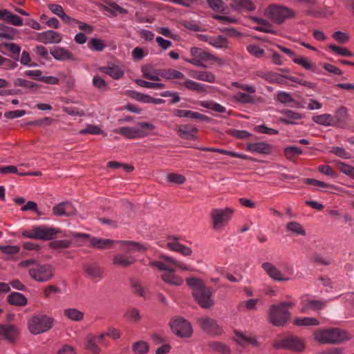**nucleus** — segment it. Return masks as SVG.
<instances>
[{
    "label": "nucleus",
    "instance_id": "41",
    "mask_svg": "<svg viewBox=\"0 0 354 354\" xmlns=\"http://www.w3.org/2000/svg\"><path fill=\"white\" fill-rule=\"evenodd\" d=\"M141 71L142 73V76L144 78L153 80V81H159L160 80L159 76V71H156L152 66H144L141 68Z\"/></svg>",
    "mask_w": 354,
    "mask_h": 354
},
{
    "label": "nucleus",
    "instance_id": "26",
    "mask_svg": "<svg viewBox=\"0 0 354 354\" xmlns=\"http://www.w3.org/2000/svg\"><path fill=\"white\" fill-rule=\"evenodd\" d=\"M198 131V129L192 124L180 125L177 129L178 136L187 140H196V136L195 133Z\"/></svg>",
    "mask_w": 354,
    "mask_h": 354
},
{
    "label": "nucleus",
    "instance_id": "52",
    "mask_svg": "<svg viewBox=\"0 0 354 354\" xmlns=\"http://www.w3.org/2000/svg\"><path fill=\"white\" fill-rule=\"evenodd\" d=\"M132 349L136 354H145L148 353L149 347L144 341H138L133 344Z\"/></svg>",
    "mask_w": 354,
    "mask_h": 354
},
{
    "label": "nucleus",
    "instance_id": "49",
    "mask_svg": "<svg viewBox=\"0 0 354 354\" xmlns=\"http://www.w3.org/2000/svg\"><path fill=\"white\" fill-rule=\"evenodd\" d=\"M303 181H304V183H305L306 185L317 187L322 189H330V188L333 187V185H332L330 184L316 180L315 178H304Z\"/></svg>",
    "mask_w": 354,
    "mask_h": 354
},
{
    "label": "nucleus",
    "instance_id": "34",
    "mask_svg": "<svg viewBox=\"0 0 354 354\" xmlns=\"http://www.w3.org/2000/svg\"><path fill=\"white\" fill-rule=\"evenodd\" d=\"M178 84L185 86L191 91H195L198 93H207V89L204 85L191 80H185L183 82H178Z\"/></svg>",
    "mask_w": 354,
    "mask_h": 354
},
{
    "label": "nucleus",
    "instance_id": "16",
    "mask_svg": "<svg viewBox=\"0 0 354 354\" xmlns=\"http://www.w3.org/2000/svg\"><path fill=\"white\" fill-rule=\"evenodd\" d=\"M261 267L266 274L274 281H286L290 279L289 277H285L280 270L270 262L263 263Z\"/></svg>",
    "mask_w": 354,
    "mask_h": 354
},
{
    "label": "nucleus",
    "instance_id": "32",
    "mask_svg": "<svg viewBox=\"0 0 354 354\" xmlns=\"http://www.w3.org/2000/svg\"><path fill=\"white\" fill-rule=\"evenodd\" d=\"M50 54L55 59L59 61L74 59L73 55L69 50L62 47H57L50 50Z\"/></svg>",
    "mask_w": 354,
    "mask_h": 354
},
{
    "label": "nucleus",
    "instance_id": "38",
    "mask_svg": "<svg viewBox=\"0 0 354 354\" xmlns=\"http://www.w3.org/2000/svg\"><path fill=\"white\" fill-rule=\"evenodd\" d=\"M8 302L14 306H24L27 304V299L20 292H14L8 296Z\"/></svg>",
    "mask_w": 354,
    "mask_h": 354
},
{
    "label": "nucleus",
    "instance_id": "20",
    "mask_svg": "<svg viewBox=\"0 0 354 354\" xmlns=\"http://www.w3.org/2000/svg\"><path fill=\"white\" fill-rule=\"evenodd\" d=\"M172 239L171 241H169L167 243V248L170 250L177 252L180 253L184 256H190L192 254V250L189 247H187L183 244L180 243L178 241V238L174 236L171 238Z\"/></svg>",
    "mask_w": 354,
    "mask_h": 354
},
{
    "label": "nucleus",
    "instance_id": "60",
    "mask_svg": "<svg viewBox=\"0 0 354 354\" xmlns=\"http://www.w3.org/2000/svg\"><path fill=\"white\" fill-rule=\"evenodd\" d=\"M277 100L282 104H287L294 102L295 105L299 107V102H296L292 96L287 92L281 91L277 94Z\"/></svg>",
    "mask_w": 354,
    "mask_h": 354
},
{
    "label": "nucleus",
    "instance_id": "25",
    "mask_svg": "<svg viewBox=\"0 0 354 354\" xmlns=\"http://www.w3.org/2000/svg\"><path fill=\"white\" fill-rule=\"evenodd\" d=\"M115 243H118V241L97 237L90 238V246L99 250L112 248Z\"/></svg>",
    "mask_w": 354,
    "mask_h": 354
},
{
    "label": "nucleus",
    "instance_id": "28",
    "mask_svg": "<svg viewBox=\"0 0 354 354\" xmlns=\"http://www.w3.org/2000/svg\"><path fill=\"white\" fill-rule=\"evenodd\" d=\"M190 77L194 79L198 80L209 83H214L216 81V76L210 71H190L189 73Z\"/></svg>",
    "mask_w": 354,
    "mask_h": 354
},
{
    "label": "nucleus",
    "instance_id": "42",
    "mask_svg": "<svg viewBox=\"0 0 354 354\" xmlns=\"http://www.w3.org/2000/svg\"><path fill=\"white\" fill-rule=\"evenodd\" d=\"M313 121L316 124L325 127H333L332 115L328 113H324L318 115H315L312 118Z\"/></svg>",
    "mask_w": 354,
    "mask_h": 354
},
{
    "label": "nucleus",
    "instance_id": "24",
    "mask_svg": "<svg viewBox=\"0 0 354 354\" xmlns=\"http://www.w3.org/2000/svg\"><path fill=\"white\" fill-rule=\"evenodd\" d=\"M86 275L92 280H100L103 278L104 270L96 263L88 264L84 266Z\"/></svg>",
    "mask_w": 354,
    "mask_h": 354
},
{
    "label": "nucleus",
    "instance_id": "57",
    "mask_svg": "<svg viewBox=\"0 0 354 354\" xmlns=\"http://www.w3.org/2000/svg\"><path fill=\"white\" fill-rule=\"evenodd\" d=\"M257 75L270 83L279 82V77L277 74L270 71H257Z\"/></svg>",
    "mask_w": 354,
    "mask_h": 354
},
{
    "label": "nucleus",
    "instance_id": "13",
    "mask_svg": "<svg viewBox=\"0 0 354 354\" xmlns=\"http://www.w3.org/2000/svg\"><path fill=\"white\" fill-rule=\"evenodd\" d=\"M333 127L344 129L348 124L349 120V114L348 109L346 106H341L337 108L334 115H332Z\"/></svg>",
    "mask_w": 354,
    "mask_h": 354
},
{
    "label": "nucleus",
    "instance_id": "21",
    "mask_svg": "<svg viewBox=\"0 0 354 354\" xmlns=\"http://www.w3.org/2000/svg\"><path fill=\"white\" fill-rule=\"evenodd\" d=\"M250 19L253 22L259 25L257 26H254L253 28L254 30L274 35L277 34V32L272 28V24L266 19L258 17H251Z\"/></svg>",
    "mask_w": 354,
    "mask_h": 354
},
{
    "label": "nucleus",
    "instance_id": "53",
    "mask_svg": "<svg viewBox=\"0 0 354 354\" xmlns=\"http://www.w3.org/2000/svg\"><path fill=\"white\" fill-rule=\"evenodd\" d=\"M283 152L286 158L291 160L295 156L301 155L303 151L299 147L290 146L284 148Z\"/></svg>",
    "mask_w": 354,
    "mask_h": 354
},
{
    "label": "nucleus",
    "instance_id": "63",
    "mask_svg": "<svg viewBox=\"0 0 354 354\" xmlns=\"http://www.w3.org/2000/svg\"><path fill=\"white\" fill-rule=\"evenodd\" d=\"M167 181L177 185H182L186 180V178L183 175L176 173L169 174L167 176Z\"/></svg>",
    "mask_w": 354,
    "mask_h": 354
},
{
    "label": "nucleus",
    "instance_id": "36",
    "mask_svg": "<svg viewBox=\"0 0 354 354\" xmlns=\"http://www.w3.org/2000/svg\"><path fill=\"white\" fill-rule=\"evenodd\" d=\"M326 302L321 300L308 299L305 301L302 308L301 313H306L308 310H319L326 306Z\"/></svg>",
    "mask_w": 354,
    "mask_h": 354
},
{
    "label": "nucleus",
    "instance_id": "2",
    "mask_svg": "<svg viewBox=\"0 0 354 354\" xmlns=\"http://www.w3.org/2000/svg\"><path fill=\"white\" fill-rule=\"evenodd\" d=\"M313 336L316 341L324 344H339L351 339L346 330L337 328L317 330L314 333Z\"/></svg>",
    "mask_w": 354,
    "mask_h": 354
},
{
    "label": "nucleus",
    "instance_id": "35",
    "mask_svg": "<svg viewBox=\"0 0 354 354\" xmlns=\"http://www.w3.org/2000/svg\"><path fill=\"white\" fill-rule=\"evenodd\" d=\"M159 74L161 77L167 80H185V75L177 70L173 68H166L159 70Z\"/></svg>",
    "mask_w": 354,
    "mask_h": 354
},
{
    "label": "nucleus",
    "instance_id": "39",
    "mask_svg": "<svg viewBox=\"0 0 354 354\" xmlns=\"http://www.w3.org/2000/svg\"><path fill=\"white\" fill-rule=\"evenodd\" d=\"M124 317L133 324L138 323L142 319L139 310L133 307L129 308L125 311Z\"/></svg>",
    "mask_w": 354,
    "mask_h": 354
},
{
    "label": "nucleus",
    "instance_id": "18",
    "mask_svg": "<svg viewBox=\"0 0 354 354\" xmlns=\"http://www.w3.org/2000/svg\"><path fill=\"white\" fill-rule=\"evenodd\" d=\"M37 39L45 44H58L62 41V36L54 30H47L38 33Z\"/></svg>",
    "mask_w": 354,
    "mask_h": 354
},
{
    "label": "nucleus",
    "instance_id": "37",
    "mask_svg": "<svg viewBox=\"0 0 354 354\" xmlns=\"http://www.w3.org/2000/svg\"><path fill=\"white\" fill-rule=\"evenodd\" d=\"M64 315L73 322H80L84 319V313L77 308H68L64 310Z\"/></svg>",
    "mask_w": 354,
    "mask_h": 354
},
{
    "label": "nucleus",
    "instance_id": "61",
    "mask_svg": "<svg viewBox=\"0 0 354 354\" xmlns=\"http://www.w3.org/2000/svg\"><path fill=\"white\" fill-rule=\"evenodd\" d=\"M247 50L250 55L257 58H261L265 55L264 50L255 44L248 45L247 46Z\"/></svg>",
    "mask_w": 354,
    "mask_h": 354
},
{
    "label": "nucleus",
    "instance_id": "44",
    "mask_svg": "<svg viewBox=\"0 0 354 354\" xmlns=\"http://www.w3.org/2000/svg\"><path fill=\"white\" fill-rule=\"evenodd\" d=\"M118 243L126 247L129 250L137 252H145L147 248L139 242L132 241H118Z\"/></svg>",
    "mask_w": 354,
    "mask_h": 354
},
{
    "label": "nucleus",
    "instance_id": "30",
    "mask_svg": "<svg viewBox=\"0 0 354 354\" xmlns=\"http://www.w3.org/2000/svg\"><path fill=\"white\" fill-rule=\"evenodd\" d=\"M281 113L286 116V118H280L279 120L285 124H295L296 120L302 118V115L299 113L292 111L289 109H284Z\"/></svg>",
    "mask_w": 354,
    "mask_h": 354
},
{
    "label": "nucleus",
    "instance_id": "10",
    "mask_svg": "<svg viewBox=\"0 0 354 354\" xmlns=\"http://www.w3.org/2000/svg\"><path fill=\"white\" fill-rule=\"evenodd\" d=\"M290 318L288 309H283L278 304H272L268 310V321L275 326H283Z\"/></svg>",
    "mask_w": 354,
    "mask_h": 354
},
{
    "label": "nucleus",
    "instance_id": "55",
    "mask_svg": "<svg viewBox=\"0 0 354 354\" xmlns=\"http://www.w3.org/2000/svg\"><path fill=\"white\" fill-rule=\"evenodd\" d=\"M93 86L101 91H105L109 89V85L106 81L100 75H95L93 78Z\"/></svg>",
    "mask_w": 354,
    "mask_h": 354
},
{
    "label": "nucleus",
    "instance_id": "5",
    "mask_svg": "<svg viewBox=\"0 0 354 354\" xmlns=\"http://www.w3.org/2000/svg\"><path fill=\"white\" fill-rule=\"evenodd\" d=\"M265 15L277 24H282L286 19L296 17V12L287 6L272 4L265 10Z\"/></svg>",
    "mask_w": 354,
    "mask_h": 354
},
{
    "label": "nucleus",
    "instance_id": "15",
    "mask_svg": "<svg viewBox=\"0 0 354 354\" xmlns=\"http://www.w3.org/2000/svg\"><path fill=\"white\" fill-rule=\"evenodd\" d=\"M53 213L57 216H71L75 214L76 209L71 203L66 201L54 206Z\"/></svg>",
    "mask_w": 354,
    "mask_h": 354
},
{
    "label": "nucleus",
    "instance_id": "17",
    "mask_svg": "<svg viewBox=\"0 0 354 354\" xmlns=\"http://www.w3.org/2000/svg\"><path fill=\"white\" fill-rule=\"evenodd\" d=\"M246 151L263 155H268L272 151V146L265 142H250L247 144Z\"/></svg>",
    "mask_w": 354,
    "mask_h": 354
},
{
    "label": "nucleus",
    "instance_id": "46",
    "mask_svg": "<svg viewBox=\"0 0 354 354\" xmlns=\"http://www.w3.org/2000/svg\"><path fill=\"white\" fill-rule=\"evenodd\" d=\"M86 348L92 353L97 354L100 352V348L97 346L96 336L88 334L86 337Z\"/></svg>",
    "mask_w": 354,
    "mask_h": 354
},
{
    "label": "nucleus",
    "instance_id": "8",
    "mask_svg": "<svg viewBox=\"0 0 354 354\" xmlns=\"http://www.w3.org/2000/svg\"><path fill=\"white\" fill-rule=\"evenodd\" d=\"M30 277L40 283L52 279L55 275V268L48 263H38L28 270Z\"/></svg>",
    "mask_w": 354,
    "mask_h": 354
},
{
    "label": "nucleus",
    "instance_id": "45",
    "mask_svg": "<svg viewBox=\"0 0 354 354\" xmlns=\"http://www.w3.org/2000/svg\"><path fill=\"white\" fill-rule=\"evenodd\" d=\"M294 324L297 326H318L319 322L313 317H298L295 319Z\"/></svg>",
    "mask_w": 354,
    "mask_h": 354
},
{
    "label": "nucleus",
    "instance_id": "47",
    "mask_svg": "<svg viewBox=\"0 0 354 354\" xmlns=\"http://www.w3.org/2000/svg\"><path fill=\"white\" fill-rule=\"evenodd\" d=\"M233 98L236 102L241 103V104H254V96H252L250 94H248V93L239 92L234 95Z\"/></svg>",
    "mask_w": 354,
    "mask_h": 354
},
{
    "label": "nucleus",
    "instance_id": "23",
    "mask_svg": "<svg viewBox=\"0 0 354 354\" xmlns=\"http://www.w3.org/2000/svg\"><path fill=\"white\" fill-rule=\"evenodd\" d=\"M173 114L179 118H189L205 122L209 121V118L207 115L189 110L174 109Z\"/></svg>",
    "mask_w": 354,
    "mask_h": 354
},
{
    "label": "nucleus",
    "instance_id": "51",
    "mask_svg": "<svg viewBox=\"0 0 354 354\" xmlns=\"http://www.w3.org/2000/svg\"><path fill=\"white\" fill-rule=\"evenodd\" d=\"M286 228L288 231H290L297 234L304 236L306 234V230L302 225L296 221H291L287 223Z\"/></svg>",
    "mask_w": 354,
    "mask_h": 354
},
{
    "label": "nucleus",
    "instance_id": "48",
    "mask_svg": "<svg viewBox=\"0 0 354 354\" xmlns=\"http://www.w3.org/2000/svg\"><path fill=\"white\" fill-rule=\"evenodd\" d=\"M88 47L91 50L101 52L102 51L106 45L103 40L97 38H91L88 42Z\"/></svg>",
    "mask_w": 354,
    "mask_h": 354
},
{
    "label": "nucleus",
    "instance_id": "27",
    "mask_svg": "<svg viewBox=\"0 0 354 354\" xmlns=\"http://www.w3.org/2000/svg\"><path fill=\"white\" fill-rule=\"evenodd\" d=\"M281 344L283 348L295 351H301L304 349L303 342L296 337H288L283 339Z\"/></svg>",
    "mask_w": 354,
    "mask_h": 354
},
{
    "label": "nucleus",
    "instance_id": "50",
    "mask_svg": "<svg viewBox=\"0 0 354 354\" xmlns=\"http://www.w3.org/2000/svg\"><path fill=\"white\" fill-rule=\"evenodd\" d=\"M135 82L138 86L147 88L162 89L165 87V85L164 84L147 82L141 79L136 80Z\"/></svg>",
    "mask_w": 354,
    "mask_h": 354
},
{
    "label": "nucleus",
    "instance_id": "64",
    "mask_svg": "<svg viewBox=\"0 0 354 354\" xmlns=\"http://www.w3.org/2000/svg\"><path fill=\"white\" fill-rule=\"evenodd\" d=\"M210 346L213 350L222 354H230L231 352L230 348L221 342H214L210 344Z\"/></svg>",
    "mask_w": 354,
    "mask_h": 354
},
{
    "label": "nucleus",
    "instance_id": "43",
    "mask_svg": "<svg viewBox=\"0 0 354 354\" xmlns=\"http://www.w3.org/2000/svg\"><path fill=\"white\" fill-rule=\"evenodd\" d=\"M208 43L216 48H227L228 47L227 39L222 35L210 37L208 39Z\"/></svg>",
    "mask_w": 354,
    "mask_h": 354
},
{
    "label": "nucleus",
    "instance_id": "22",
    "mask_svg": "<svg viewBox=\"0 0 354 354\" xmlns=\"http://www.w3.org/2000/svg\"><path fill=\"white\" fill-rule=\"evenodd\" d=\"M229 2L230 8L235 11L241 12L243 10L252 11L255 9V6L250 0H226Z\"/></svg>",
    "mask_w": 354,
    "mask_h": 354
},
{
    "label": "nucleus",
    "instance_id": "58",
    "mask_svg": "<svg viewBox=\"0 0 354 354\" xmlns=\"http://www.w3.org/2000/svg\"><path fill=\"white\" fill-rule=\"evenodd\" d=\"M103 131L96 125L88 124L86 128L81 129L79 132L80 135L92 134V135H100L102 134Z\"/></svg>",
    "mask_w": 354,
    "mask_h": 354
},
{
    "label": "nucleus",
    "instance_id": "7",
    "mask_svg": "<svg viewBox=\"0 0 354 354\" xmlns=\"http://www.w3.org/2000/svg\"><path fill=\"white\" fill-rule=\"evenodd\" d=\"M59 232V230L47 225L33 226L31 229L24 230L22 236L27 239L37 240H52Z\"/></svg>",
    "mask_w": 354,
    "mask_h": 354
},
{
    "label": "nucleus",
    "instance_id": "19",
    "mask_svg": "<svg viewBox=\"0 0 354 354\" xmlns=\"http://www.w3.org/2000/svg\"><path fill=\"white\" fill-rule=\"evenodd\" d=\"M99 71L109 75L113 80H120L124 75V68L120 65L111 64L107 66H102L99 68Z\"/></svg>",
    "mask_w": 354,
    "mask_h": 354
},
{
    "label": "nucleus",
    "instance_id": "54",
    "mask_svg": "<svg viewBox=\"0 0 354 354\" xmlns=\"http://www.w3.org/2000/svg\"><path fill=\"white\" fill-rule=\"evenodd\" d=\"M105 10L113 16L117 15L116 12L120 14H127L128 12L127 9L122 8L115 2L109 3L108 6L105 8Z\"/></svg>",
    "mask_w": 354,
    "mask_h": 354
},
{
    "label": "nucleus",
    "instance_id": "12",
    "mask_svg": "<svg viewBox=\"0 0 354 354\" xmlns=\"http://www.w3.org/2000/svg\"><path fill=\"white\" fill-rule=\"evenodd\" d=\"M197 324L204 332L210 335H221L223 333L222 327L218 325L217 321L210 317L203 316L198 318Z\"/></svg>",
    "mask_w": 354,
    "mask_h": 354
},
{
    "label": "nucleus",
    "instance_id": "3",
    "mask_svg": "<svg viewBox=\"0 0 354 354\" xmlns=\"http://www.w3.org/2000/svg\"><path fill=\"white\" fill-rule=\"evenodd\" d=\"M55 319L46 314L32 315L28 320L29 332L34 335H39L50 330L54 325Z\"/></svg>",
    "mask_w": 354,
    "mask_h": 354
},
{
    "label": "nucleus",
    "instance_id": "33",
    "mask_svg": "<svg viewBox=\"0 0 354 354\" xmlns=\"http://www.w3.org/2000/svg\"><path fill=\"white\" fill-rule=\"evenodd\" d=\"M161 279L167 283L179 286L183 283V279L175 274V270L173 271H167V272L161 274Z\"/></svg>",
    "mask_w": 354,
    "mask_h": 354
},
{
    "label": "nucleus",
    "instance_id": "40",
    "mask_svg": "<svg viewBox=\"0 0 354 354\" xmlns=\"http://www.w3.org/2000/svg\"><path fill=\"white\" fill-rule=\"evenodd\" d=\"M140 128H135V139L136 138H141L149 136V133L142 129H145L147 130H153L155 129V126L150 122H141L138 123Z\"/></svg>",
    "mask_w": 354,
    "mask_h": 354
},
{
    "label": "nucleus",
    "instance_id": "9",
    "mask_svg": "<svg viewBox=\"0 0 354 354\" xmlns=\"http://www.w3.org/2000/svg\"><path fill=\"white\" fill-rule=\"evenodd\" d=\"M160 258L165 261H152L149 262V266L156 267L159 270L173 271V266L185 271H192L193 269L185 263L178 261L167 255H161Z\"/></svg>",
    "mask_w": 354,
    "mask_h": 354
},
{
    "label": "nucleus",
    "instance_id": "56",
    "mask_svg": "<svg viewBox=\"0 0 354 354\" xmlns=\"http://www.w3.org/2000/svg\"><path fill=\"white\" fill-rule=\"evenodd\" d=\"M292 61L294 63L301 66L306 70H313L314 65L312 64L307 58L303 56H298L292 57Z\"/></svg>",
    "mask_w": 354,
    "mask_h": 354
},
{
    "label": "nucleus",
    "instance_id": "14",
    "mask_svg": "<svg viewBox=\"0 0 354 354\" xmlns=\"http://www.w3.org/2000/svg\"><path fill=\"white\" fill-rule=\"evenodd\" d=\"M19 330L13 324H0V335L9 343L16 342Z\"/></svg>",
    "mask_w": 354,
    "mask_h": 354
},
{
    "label": "nucleus",
    "instance_id": "4",
    "mask_svg": "<svg viewBox=\"0 0 354 354\" xmlns=\"http://www.w3.org/2000/svg\"><path fill=\"white\" fill-rule=\"evenodd\" d=\"M234 213L232 207L213 208L209 212V219L212 229L216 232L222 231L229 223Z\"/></svg>",
    "mask_w": 354,
    "mask_h": 354
},
{
    "label": "nucleus",
    "instance_id": "62",
    "mask_svg": "<svg viewBox=\"0 0 354 354\" xmlns=\"http://www.w3.org/2000/svg\"><path fill=\"white\" fill-rule=\"evenodd\" d=\"M328 47L334 53L342 56L352 57L353 55V53L345 47H340L334 44H330Z\"/></svg>",
    "mask_w": 354,
    "mask_h": 354
},
{
    "label": "nucleus",
    "instance_id": "1",
    "mask_svg": "<svg viewBox=\"0 0 354 354\" xmlns=\"http://www.w3.org/2000/svg\"><path fill=\"white\" fill-rule=\"evenodd\" d=\"M187 286L192 289V295L196 301L204 308H209L214 302L212 298V292L204 282L196 277H189L186 279Z\"/></svg>",
    "mask_w": 354,
    "mask_h": 354
},
{
    "label": "nucleus",
    "instance_id": "29",
    "mask_svg": "<svg viewBox=\"0 0 354 354\" xmlns=\"http://www.w3.org/2000/svg\"><path fill=\"white\" fill-rule=\"evenodd\" d=\"M235 337L233 339L239 345L245 346L247 345L251 344L252 346H257L258 342L254 337L252 336H247L244 333L234 330Z\"/></svg>",
    "mask_w": 354,
    "mask_h": 354
},
{
    "label": "nucleus",
    "instance_id": "6",
    "mask_svg": "<svg viewBox=\"0 0 354 354\" xmlns=\"http://www.w3.org/2000/svg\"><path fill=\"white\" fill-rule=\"evenodd\" d=\"M190 54L192 58L189 59H185V60L196 66L205 68L206 65L203 63V61H214L220 66L225 64L223 59L216 57L201 48L192 47L190 49Z\"/></svg>",
    "mask_w": 354,
    "mask_h": 354
},
{
    "label": "nucleus",
    "instance_id": "59",
    "mask_svg": "<svg viewBox=\"0 0 354 354\" xmlns=\"http://www.w3.org/2000/svg\"><path fill=\"white\" fill-rule=\"evenodd\" d=\"M130 285L131 287L133 288V292L135 294L140 297H144L145 296V288L142 286L140 281H139L137 279H131L130 280Z\"/></svg>",
    "mask_w": 354,
    "mask_h": 354
},
{
    "label": "nucleus",
    "instance_id": "11",
    "mask_svg": "<svg viewBox=\"0 0 354 354\" xmlns=\"http://www.w3.org/2000/svg\"><path fill=\"white\" fill-rule=\"evenodd\" d=\"M170 326L177 336L180 337H190L193 334V329L189 321L183 317H176L170 321Z\"/></svg>",
    "mask_w": 354,
    "mask_h": 354
},
{
    "label": "nucleus",
    "instance_id": "31",
    "mask_svg": "<svg viewBox=\"0 0 354 354\" xmlns=\"http://www.w3.org/2000/svg\"><path fill=\"white\" fill-rule=\"evenodd\" d=\"M136 259L132 256H128L124 254H117L113 257V263L123 268H127L133 264Z\"/></svg>",
    "mask_w": 354,
    "mask_h": 354
}]
</instances>
